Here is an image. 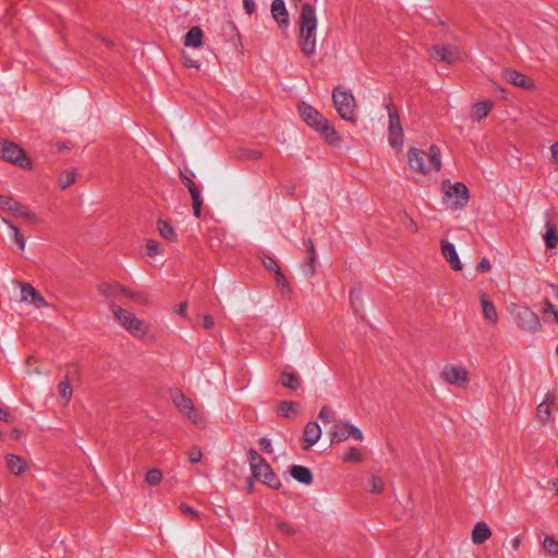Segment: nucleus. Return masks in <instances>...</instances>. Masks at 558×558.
I'll list each match as a JSON object with an SVG mask.
<instances>
[{
	"instance_id": "f257e3e1",
	"label": "nucleus",
	"mask_w": 558,
	"mask_h": 558,
	"mask_svg": "<svg viewBox=\"0 0 558 558\" xmlns=\"http://www.w3.org/2000/svg\"><path fill=\"white\" fill-rule=\"evenodd\" d=\"M318 19L315 8L311 3H303L299 16V41L301 51L311 57L317 47Z\"/></svg>"
},
{
	"instance_id": "f03ea898",
	"label": "nucleus",
	"mask_w": 558,
	"mask_h": 558,
	"mask_svg": "<svg viewBox=\"0 0 558 558\" xmlns=\"http://www.w3.org/2000/svg\"><path fill=\"white\" fill-rule=\"evenodd\" d=\"M298 110L304 122L317 131L331 145L340 143V136L330 122L314 107L306 102H300Z\"/></svg>"
},
{
	"instance_id": "7ed1b4c3",
	"label": "nucleus",
	"mask_w": 558,
	"mask_h": 558,
	"mask_svg": "<svg viewBox=\"0 0 558 558\" xmlns=\"http://www.w3.org/2000/svg\"><path fill=\"white\" fill-rule=\"evenodd\" d=\"M426 154L415 147H411L408 151V163L413 172L421 174H428L432 171L438 172L441 169L440 149L436 145H432L428 148L427 157Z\"/></svg>"
},
{
	"instance_id": "20e7f679",
	"label": "nucleus",
	"mask_w": 558,
	"mask_h": 558,
	"mask_svg": "<svg viewBox=\"0 0 558 558\" xmlns=\"http://www.w3.org/2000/svg\"><path fill=\"white\" fill-rule=\"evenodd\" d=\"M109 310L121 327H123L133 337L140 339L149 338V325L145 320L138 318L134 313L122 308L113 302L109 304Z\"/></svg>"
},
{
	"instance_id": "39448f33",
	"label": "nucleus",
	"mask_w": 558,
	"mask_h": 558,
	"mask_svg": "<svg viewBox=\"0 0 558 558\" xmlns=\"http://www.w3.org/2000/svg\"><path fill=\"white\" fill-rule=\"evenodd\" d=\"M332 102L341 119L355 122L356 101L350 90L337 86L332 92Z\"/></svg>"
},
{
	"instance_id": "423d86ee",
	"label": "nucleus",
	"mask_w": 558,
	"mask_h": 558,
	"mask_svg": "<svg viewBox=\"0 0 558 558\" xmlns=\"http://www.w3.org/2000/svg\"><path fill=\"white\" fill-rule=\"evenodd\" d=\"M509 313L522 330L533 333L541 329L539 317L530 307L511 304Z\"/></svg>"
},
{
	"instance_id": "0eeeda50",
	"label": "nucleus",
	"mask_w": 558,
	"mask_h": 558,
	"mask_svg": "<svg viewBox=\"0 0 558 558\" xmlns=\"http://www.w3.org/2000/svg\"><path fill=\"white\" fill-rule=\"evenodd\" d=\"M388 113V143L392 148L400 150L403 146L404 133L400 117L392 101L385 104Z\"/></svg>"
},
{
	"instance_id": "6e6552de",
	"label": "nucleus",
	"mask_w": 558,
	"mask_h": 558,
	"mask_svg": "<svg viewBox=\"0 0 558 558\" xmlns=\"http://www.w3.org/2000/svg\"><path fill=\"white\" fill-rule=\"evenodd\" d=\"M0 158L23 169L32 167V160L25 150L13 142L0 141Z\"/></svg>"
},
{
	"instance_id": "1a4fd4ad",
	"label": "nucleus",
	"mask_w": 558,
	"mask_h": 558,
	"mask_svg": "<svg viewBox=\"0 0 558 558\" xmlns=\"http://www.w3.org/2000/svg\"><path fill=\"white\" fill-rule=\"evenodd\" d=\"M0 208L15 217L24 218L31 223H39L40 218L29 208L8 195H0Z\"/></svg>"
},
{
	"instance_id": "9d476101",
	"label": "nucleus",
	"mask_w": 558,
	"mask_h": 558,
	"mask_svg": "<svg viewBox=\"0 0 558 558\" xmlns=\"http://www.w3.org/2000/svg\"><path fill=\"white\" fill-rule=\"evenodd\" d=\"M440 378L448 385L465 389L469 386L470 378L468 371L462 366L447 364L440 372Z\"/></svg>"
},
{
	"instance_id": "9b49d317",
	"label": "nucleus",
	"mask_w": 558,
	"mask_h": 558,
	"mask_svg": "<svg viewBox=\"0 0 558 558\" xmlns=\"http://www.w3.org/2000/svg\"><path fill=\"white\" fill-rule=\"evenodd\" d=\"M445 196L452 199V207L460 209L464 207L469 201V191L464 183L456 182L450 184L449 181L444 182Z\"/></svg>"
},
{
	"instance_id": "f8f14e48",
	"label": "nucleus",
	"mask_w": 558,
	"mask_h": 558,
	"mask_svg": "<svg viewBox=\"0 0 558 558\" xmlns=\"http://www.w3.org/2000/svg\"><path fill=\"white\" fill-rule=\"evenodd\" d=\"M97 290L102 296L108 299V305L111 302L116 303V300L119 299L120 295H124L138 302L136 293L129 291L117 282H100L97 287Z\"/></svg>"
},
{
	"instance_id": "ddd939ff",
	"label": "nucleus",
	"mask_w": 558,
	"mask_h": 558,
	"mask_svg": "<svg viewBox=\"0 0 558 558\" xmlns=\"http://www.w3.org/2000/svg\"><path fill=\"white\" fill-rule=\"evenodd\" d=\"M430 56L436 61L452 64L461 59L462 53L457 45H436L432 48Z\"/></svg>"
},
{
	"instance_id": "4468645a",
	"label": "nucleus",
	"mask_w": 558,
	"mask_h": 558,
	"mask_svg": "<svg viewBox=\"0 0 558 558\" xmlns=\"http://www.w3.org/2000/svg\"><path fill=\"white\" fill-rule=\"evenodd\" d=\"M20 288L21 302L29 303L36 308H43L48 306V302L45 300V298L31 283L22 282L20 283Z\"/></svg>"
},
{
	"instance_id": "2eb2a0df",
	"label": "nucleus",
	"mask_w": 558,
	"mask_h": 558,
	"mask_svg": "<svg viewBox=\"0 0 558 558\" xmlns=\"http://www.w3.org/2000/svg\"><path fill=\"white\" fill-rule=\"evenodd\" d=\"M440 250L450 268L454 271H460L463 266L457 253L456 246L447 240H441Z\"/></svg>"
},
{
	"instance_id": "dca6fc26",
	"label": "nucleus",
	"mask_w": 558,
	"mask_h": 558,
	"mask_svg": "<svg viewBox=\"0 0 558 558\" xmlns=\"http://www.w3.org/2000/svg\"><path fill=\"white\" fill-rule=\"evenodd\" d=\"M254 477L262 481L264 484L269 487L277 488L279 486V481L272 472L270 465L264 461L259 464L255 470L252 471Z\"/></svg>"
},
{
	"instance_id": "f3484780",
	"label": "nucleus",
	"mask_w": 558,
	"mask_h": 558,
	"mask_svg": "<svg viewBox=\"0 0 558 558\" xmlns=\"http://www.w3.org/2000/svg\"><path fill=\"white\" fill-rule=\"evenodd\" d=\"M502 77L508 83L524 89H531L534 86L533 81L530 77L512 69L504 70Z\"/></svg>"
},
{
	"instance_id": "a211bd4d",
	"label": "nucleus",
	"mask_w": 558,
	"mask_h": 558,
	"mask_svg": "<svg viewBox=\"0 0 558 558\" xmlns=\"http://www.w3.org/2000/svg\"><path fill=\"white\" fill-rule=\"evenodd\" d=\"M555 403V397L550 393H546L544 400L537 405L536 418L543 425L549 423L551 417V407Z\"/></svg>"
},
{
	"instance_id": "6ab92c4d",
	"label": "nucleus",
	"mask_w": 558,
	"mask_h": 558,
	"mask_svg": "<svg viewBox=\"0 0 558 558\" xmlns=\"http://www.w3.org/2000/svg\"><path fill=\"white\" fill-rule=\"evenodd\" d=\"M272 17L280 27H288L290 24L288 11L283 0H274L270 7Z\"/></svg>"
},
{
	"instance_id": "aec40b11",
	"label": "nucleus",
	"mask_w": 558,
	"mask_h": 558,
	"mask_svg": "<svg viewBox=\"0 0 558 558\" xmlns=\"http://www.w3.org/2000/svg\"><path fill=\"white\" fill-rule=\"evenodd\" d=\"M322 437V428L318 423L310 422L306 424L304 428V450L310 449L313 445H315Z\"/></svg>"
},
{
	"instance_id": "412c9836",
	"label": "nucleus",
	"mask_w": 558,
	"mask_h": 558,
	"mask_svg": "<svg viewBox=\"0 0 558 558\" xmlns=\"http://www.w3.org/2000/svg\"><path fill=\"white\" fill-rule=\"evenodd\" d=\"M492 536V530L486 522H477L471 534V539L475 545H481L489 539Z\"/></svg>"
},
{
	"instance_id": "4be33fe9",
	"label": "nucleus",
	"mask_w": 558,
	"mask_h": 558,
	"mask_svg": "<svg viewBox=\"0 0 558 558\" xmlns=\"http://www.w3.org/2000/svg\"><path fill=\"white\" fill-rule=\"evenodd\" d=\"M480 302L482 305V312L484 318L492 325H496L498 322V314L495 305L490 302L486 294H480Z\"/></svg>"
},
{
	"instance_id": "5701e85b",
	"label": "nucleus",
	"mask_w": 558,
	"mask_h": 558,
	"mask_svg": "<svg viewBox=\"0 0 558 558\" xmlns=\"http://www.w3.org/2000/svg\"><path fill=\"white\" fill-rule=\"evenodd\" d=\"M5 462L9 471L14 475H21L26 471L27 464L20 456L7 454Z\"/></svg>"
},
{
	"instance_id": "b1692460",
	"label": "nucleus",
	"mask_w": 558,
	"mask_h": 558,
	"mask_svg": "<svg viewBox=\"0 0 558 558\" xmlns=\"http://www.w3.org/2000/svg\"><path fill=\"white\" fill-rule=\"evenodd\" d=\"M348 422H340L335 424L330 430V441L332 444H336L347 440L348 438H350V434H348Z\"/></svg>"
},
{
	"instance_id": "393cba45",
	"label": "nucleus",
	"mask_w": 558,
	"mask_h": 558,
	"mask_svg": "<svg viewBox=\"0 0 558 558\" xmlns=\"http://www.w3.org/2000/svg\"><path fill=\"white\" fill-rule=\"evenodd\" d=\"M291 476L305 485H310L313 483V474L311 470L303 465H293L290 470Z\"/></svg>"
},
{
	"instance_id": "a878e982",
	"label": "nucleus",
	"mask_w": 558,
	"mask_h": 558,
	"mask_svg": "<svg viewBox=\"0 0 558 558\" xmlns=\"http://www.w3.org/2000/svg\"><path fill=\"white\" fill-rule=\"evenodd\" d=\"M186 47L199 48L203 45V31L199 26H193L184 36Z\"/></svg>"
},
{
	"instance_id": "bb28decb",
	"label": "nucleus",
	"mask_w": 558,
	"mask_h": 558,
	"mask_svg": "<svg viewBox=\"0 0 558 558\" xmlns=\"http://www.w3.org/2000/svg\"><path fill=\"white\" fill-rule=\"evenodd\" d=\"M493 108V102L489 100L480 101L473 105L471 118L475 121L485 119Z\"/></svg>"
},
{
	"instance_id": "cd10ccee",
	"label": "nucleus",
	"mask_w": 558,
	"mask_h": 558,
	"mask_svg": "<svg viewBox=\"0 0 558 558\" xmlns=\"http://www.w3.org/2000/svg\"><path fill=\"white\" fill-rule=\"evenodd\" d=\"M171 399L174 405L183 415H185V413L193 407L192 400L179 390H175L171 393Z\"/></svg>"
},
{
	"instance_id": "c85d7f7f",
	"label": "nucleus",
	"mask_w": 558,
	"mask_h": 558,
	"mask_svg": "<svg viewBox=\"0 0 558 558\" xmlns=\"http://www.w3.org/2000/svg\"><path fill=\"white\" fill-rule=\"evenodd\" d=\"M278 413L284 417H295L299 414V404L293 401H282L278 405Z\"/></svg>"
},
{
	"instance_id": "c756f323",
	"label": "nucleus",
	"mask_w": 558,
	"mask_h": 558,
	"mask_svg": "<svg viewBox=\"0 0 558 558\" xmlns=\"http://www.w3.org/2000/svg\"><path fill=\"white\" fill-rule=\"evenodd\" d=\"M543 239L545 241L546 247L549 250L556 247L558 244L557 232L555 226L550 221L546 222V232L543 235Z\"/></svg>"
},
{
	"instance_id": "7c9ffc66",
	"label": "nucleus",
	"mask_w": 558,
	"mask_h": 558,
	"mask_svg": "<svg viewBox=\"0 0 558 558\" xmlns=\"http://www.w3.org/2000/svg\"><path fill=\"white\" fill-rule=\"evenodd\" d=\"M189 192L191 194L192 202H193L194 216L198 218V217H201L202 205H203L201 191L197 185H194L193 187L189 189Z\"/></svg>"
},
{
	"instance_id": "2f4dec72",
	"label": "nucleus",
	"mask_w": 558,
	"mask_h": 558,
	"mask_svg": "<svg viewBox=\"0 0 558 558\" xmlns=\"http://www.w3.org/2000/svg\"><path fill=\"white\" fill-rule=\"evenodd\" d=\"M158 231H159V234L165 239V240H168V241H175L177 240V233L173 229L172 226H170L167 221L165 220H159L158 221Z\"/></svg>"
},
{
	"instance_id": "473e14b6",
	"label": "nucleus",
	"mask_w": 558,
	"mask_h": 558,
	"mask_svg": "<svg viewBox=\"0 0 558 558\" xmlns=\"http://www.w3.org/2000/svg\"><path fill=\"white\" fill-rule=\"evenodd\" d=\"M58 393H59V398L62 400V402L64 404H68L72 397V393H73L72 386L70 385L68 379H64L59 383Z\"/></svg>"
},
{
	"instance_id": "72a5a7b5",
	"label": "nucleus",
	"mask_w": 558,
	"mask_h": 558,
	"mask_svg": "<svg viewBox=\"0 0 558 558\" xmlns=\"http://www.w3.org/2000/svg\"><path fill=\"white\" fill-rule=\"evenodd\" d=\"M1 220H2V222H3L4 225H7V226H8V228L12 231L13 240L16 242V244L19 245V247H20L21 250H24V248H25V243H26V242H25V238H24V235L21 233L20 229H19L15 225H13L12 222H10L8 219H5V218H2Z\"/></svg>"
},
{
	"instance_id": "f704fd0d",
	"label": "nucleus",
	"mask_w": 558,
	"mask_h": 558,
	"mask_svg": "<svg viewBox=\"0 0 558 558\" xmlns=\"http://www.w3.org/2000/svg\"><path fill=\"white\" fill-rule=\"evenodd\" d=\"M543 549L550 556H558V541L551 536L546 535L542 543Z\"/></svg>"
},
{
	"instance_id": "c9c22d12",
	"label": "nucleus",
	"mask_w": 558,
	"mask_h": 558,
	"mask_svg": "<svg viewBox=\"0 0 558 558\" xmlns=\"http://www.w3.org/2000/svg\"><path fill=\"white\" fill-rule=\"evenodd\" d=\"M76 175L77 174L75 170L62 172L59 177V187L65 190L66 187L72 185L76 181Z\"/></svg>"
},
{
	"instance_id": "e433bc0d",
	"label": "nucleus",
	"mask_w": 558,
	"mask_h": 558,
	"mask_svg": "<svg viewBox=\"0 0 558 558\" xmlns=\"http://www.w3.org/2000/svg\"><path fill=\"white\" fill-rule=\"evenodd\" d=\"M281 384L289 389L295 390L300 386V379L293 373H282Z\"/></svg>"
},
{
	"instance_id": "4c0bfd02",
	"label": "nucleus",
	"mask_w": 558,
	"mask_h": 558,
	"mask_svg": "<svg viewBox=\"0 0 558 558\" xmlns=\"http://www.w3.org/2000/svg\"><path fill=\"white\" fill-rule=\"evenodd\" d=\"M162 480V473L158 469H150L146 473L145 481L148 485H157Z\"/></svg>"
},
{
	"instance_id": "58836bf2",
	"label": "nucleus",
	"mask_w": 558,
	"mask_h": 558,
	"mask_svg": "<svg viewBox=\"0 0 558 558\" xmlns=\"http://www.w3.org/2000/svg\"><path fill=\"white\" fill-rule=\"evenodd\" d=\"M362 453L361 451L355 447H350L347 452L343 454V461L345 462H361L362 461Z\"/></svg>"
},
{
	"instance_id": "ea45409f",
	"label": "nucleus",
	"mask_w": 558,
	"mask_h": 558,
	"mask_svg": "<svg viewBox=\"0 0 558 558\" xmlns=\"http://www.w3.org/2000/svg\"><path fill=\"white\" fill-rule=\"evenodd\" d=\"M247 459L252 471L265 461L264 458L253 449L247 452Z\"/></svg>"
},
{
	"instance_id": "a19ab883",
	"label": "nucleus",
	"mask_w": 558,
	"mask_h": 558,
	"mask_svg": "<svg viewBox=\"0 0 558 558\" xmlns=\"http://www.w3.org/2000/svg\"><path fill=\"white\" fill-rule=\"evenodd\" d=\"M369 490L373 493V494H380L383 490H384V481L378 477V476H375L373 475L371 478H369Z\"/></svg>"
},
{
	"instance_id": "79ce46f5",
	"label": "nucleus",
	"mask_w": 558,
	"mask_h": 558,
	"mask_svg": "<svg viewBox=\"0 0 558 558\" xmlns=\"http://www.w3.org/2000/svg\"><path fill=\"white\" fill-rule=\"evenodd\" d=\"M318 417L324 423H331L335 421L336 417L335 411L330 407L324 405L318 414Z\"/></svg>"
},
{
	"instance_id": "37998d69",
	"label": "nucleus",
	"mask_w": 558,
	"mask_h": 558,
	"mask_svg": "<svg viewBox=\"0 0 558 558\" xmlns=\"http://www.w3.org/2000/svg\"><path fill=\"white\" fill-rule=\"evenodd\" d=\"M185 416L195 425H199L204 421L203 414L194 405L185 413Z\"/></svg>"
},
{
	"instance_id": "c03bdc74",
	"label": "nucleus",
	"mask_w": 558,
	"mask_h": 558,
	"mask_svg": "<svg viewBox=\"0 0 558 558\" xmlns=\"http://www.w3.org/2000/svg\"><path fill=\"white\" fill-rule=\"evenodd\" d=\"M181 512L193 520H201V513L187 504H181L179 506Z\"/></svg>"
},
{
	"instance_id": "a18cd8bd",
	"label": "nucleus",
	"mask_w": 558,
	"mask_h": 558,
	"mask_svg": "<svg viewBox=\"0 0 558 558\" xmlns=\"http://www.w3.org/2000/svg\"><path fill=\"white\" fill-rule=\"evenodd\" d=\"M162 250L160 247V244L155 240H148L146 242V253L149 256H157L161 254Z\"/></svg>"
},
{
	"instance_id": "49530a36",
	"label": "nucleus",
	"mask_w": 558,
	"mask_h": 558,
	"mask_svg": "<svg viewBox=\"0 0 558 558\" xmlns=\"http://www.w3.org/2000/svg\"><path fill=\"white\" fill-rule=\"evenodd\" d=\"M203 453L199 447H193L187 451V459L191 463H197L202 460Z\"/></svg>"
},
{
	"instance_id": "de8ad7c7",
	"label": "nucleus",
	"mask_w": 558,
	"mask_h": 558,
	"mask_svg": "<svg viewBox=\"0 0 558 558\" xmlns=\"http://www.w3.org/2000/svg\"><path fill=\"white\" fill-rule=\"evenodd\" d=\"M262 262H263L264 267L268 271H271V272L275 274L278 270H280L279 266L277 265V262L272 257L266 256V257L263 258Z\"/></svg>"
},
{
	"instance_id": "09e8293b",
	"label": "nucleus",
	"mask_w": 558,
	"mask_h": 558,
	"mask_svg": "<svg viewBox=\"0 0 558 558\" xmlns=\"http://www.w3.org/2000/svg\"><path fill=\"white\" fill-rule=\"evenodd\" d=\"M544 312L551 315L554 323H558V311L554 307L549 300L544 301Z\"/></svg>"
},
{
	"instance_id": "8fccbe9b",
	"label": "nucleus",
	"mask_w": 558,
	"mask_h": 558,
	"mask_svg": "<svg viewBox=\"0 0 558 558\" xmlns=\"http://www.w3.org/2000/svg\"><path fill=\"white\" fill-rule=\"evenodd\" d=\"M348 434H350V437H352L353 439H355L357 441H362L364 439V435H363L362 430L359 427H356L350 423H349Z\"/></svg>"
},
{
	"instance_id": "3c124183",
	"label": "nucleus",
	"mask_w": 558,
	"mask_h": 558,
	"mask_svg": "<svg viewBox=\"0 0 558 558\" xmlns=\"http://www.w3.org/2000/svg\"><path fill=\"white\" fill-rule=\"evenodd\" d=\"M276 282L279 287H281L284 290H290L289 281L284 277V275L281 272V270H278L275 272Z\"/></svg>"
},
{
	"instance_id": "603ef678",
	"label": "nucleus",
	"mask_w": 558,
	"mask_h": 558,
	"mask_svg": "<svg viewBox=\"0 0 558 558\" xmlns=\"http://www.w3.org/2000/svg\"><path fill=\"white\" fill-rule=\"evenodd\" d=\"M276 526L281 533L286 535H293L295 533V530L287 522L279 521L277 522Z\"/></svg>"
},
{
	"instance_id": "864d4df0",
	"label": "nucleus",
	"mask_w": 558,
	"mask_h": 558,
	"mask_svg": "<svg viewBox=\"0 0 558 558\" xmlns=\"http://www.w3.org/2000/svg\"><path fill=\"white\" fill-rule=\"evenodd\" d=\"M492 269V265L488 258L483 257L477 265V270L481 272H488Z\"/></svg>"
},
{
	"instance_id": "5fc2aeb1",
	"label": "nucleus",
	"mask_w": 558,
	"mask_h": 558,
	"mask_svg": "<svg viewBox=\"0 0 558 558\" xmlns=\"http://www.w3.org/2000/svg\"><path fill=\"white\" fill-rule=\"evenodd\" d=\"M259 445H260L262 450H264L266 453L272 452V445H271V440L269 438L263 437L259 440Z\"/></svg>"
},
{
	"instance_id": "6e6d98bb",
	"label": "nucleus",
	"mask_w": 558,
	"mask_h": 558,
	"mask_svg": "<svg viewBox=\"0 0 558 558\" xmlns=\"http://www.w3.org/2000/svg\"><path fill=\"white\" fill-rule=\"evenodd\" d=\"M550 149V155H551V159L550 161L558 166V142H555L551 144V146L549 147Z\"/></svg>"
},
{
	"instance_id": "4d7b16f0",
	"label": "nucleus",
	"mask_w": 558,
	"mask_h": 558,
	"mask_svg": "<svg viewBox=\"0 0 558 558\" xmlns=\"http://www.w3.org/2000/svg\"><path fill=\"white\" fill-rule=\"evenodd\" d=\"M243 8L247 14H253L256 10V4L254 0H243Z\"/></svg>"
},
{
	"instance_id": "13d9d810",
	"label": "nucleus",
	"mask_w": 558,
	"mask_h": 558,
	"mask_svg": "<svg viewBox=\"0 0 558 558\" xmlns=\"http://www.w3.org/2000/svg\"><path fill=\"white\" fill-rule=\"evenodd\" d=\"M306 245L308 247V251L311 253V262L312 264L315 263L316 260V252H315V246H314V243L312 240H306Z\"/></svg>"
},
{
	"instance_id": "bf43d9fd",
	"label": "nucleus",
	"mask_w": 558,
	"mask_h": 558,
	"mask_svg": "<svg viewBox=\"0 0 558 558\" xmlns=\"http://www.w3.org/2000/svg\"><path fill=\"white\" fill-rule=\"evenodd\" d=\"M184 64L189 68H195V69H198L201 66V64L196 60L189 58V57H184Z\"/></svg>"
},
{
	"instance_id": "052dcab7",
	"label": "nucleus",
	"mask_w": 558,
	"mask_h": 558,
	"mask_svg": "<svg viewBox=\"0 0 558 558\" xmlns=\"http://www.w3.org/2000/svg\"><path fill=\"white\" fill-rule=\"evenodd\" d=\"M203 326L206 329H210L214 327V319L209 315H205L203 317Z\"/></svg>"
},
{
	"instance_id": "680f3d73",
	"label": "nucleus",
	"mask_w": 558,
	"mask_h": 558,
	"mask_svg": "<svg viewBox=\"0 0 558 558\" xmlns=\"http://www.w3.org/2000/svg\"><path fill=\"white\" fill-rule=\"evenodd\" d=\"M11 418H12L11 414L0 407V421L9 423V422H11Z\"/></svg>"
},
{
	"instance_id": "e2e57ef3",
	"label": "nucleus",
	"mask_w": 558,
	"mask_h": 558,
	"mask_svg": "<svg viewBox=\"0 0 558 558\" xmlns=\"http://www.w3.org/2000/svg\"><path fill=\"white\" fill-rule=\"evenodd\" d=\"M181 179L183 181V183L185 184V186L189 189L193 187L194 185H196L189 177H186L184 173L181 172Z\"/></svg>"
},
{
	"instance_id": "0e129e2a",
	"label": "nucleus",
	"mask_w": 558,
	"mask_h": 558,
	"mask_svg": "<svg viewBox=\"0 0 558 558\" xmlns=\"http://www.w3.org/2000/svg\"><path fill=\"white\" fill-rule=\"evenodd\" d=\"M510 545H511V548L513 550H518L520 548V545H521V538L519 536L513 537L510 541Z\"/></svg>"
},
{
	"instance_id": "69168bd1",
	"label": "nucleus",
	"mask_w": 558,
	"mask_h": 558,
	"mask_svg": "<svg viewBox=\"0 0 558 558\" xmlns=\"http://www.w3.org/2000/svg\"><path fill=\"white\" fill-rule=\"evenodd\" d=\"M186 311H187V304L185 302L179 304L178 308L175 310V312L182 316L186 315Z\"/></svg>"
},
{
	"instance_id": "338daca9",
	"label": "nucleus",
	"mask_w": 558,
	"mask_h": 558,
	"mask_svg": "<svg viewBox=\"0 0 558 558\" xmlns=\"http://www.w3.org/2000/svg\"><path fill=\"white\" fill-rule=\"evenodd\" d=\"M315 263L312 264V262L310 260L308 263V268H307V272H308V276H314L315 275Z\"/></svg>"
},
{
	"instance_id": "774afa93",
	"label": "nucleus",
	"mask_w": 558,
	"mask_h": 558,
	"mask_svg": "<svg viewBox=\"0 0 558 558\" xmlns=\"http://www.w3.org/2000/svg\"><path fill=\"white\" fill-rule=\"evenodd\" d=\"M12 434H13V436H14L15 438H19V437H20V435H21V432H20L19 429H16V428H15V429H13V430H12Z\"/></svg>"
}]
</instances>
